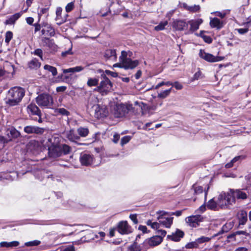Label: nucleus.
Masks as SVG:
<instances>
[{"label":"nucleus","mask_w":251,"mask_h":251,"mask_svg":"<svg viewBox=\"0 0 251 251\" xmlns=\"http://www.w3.org/2000/svg\"><path fill=\"white\" fill-rule=\"evenodd\" d=\"M20 132L13 127H10L6 130L7 139L9 142L20 137Z\"/></svg>","instance_id":"a211bd4d"},{"label":"nucleus","mask_w":251,"mask_h":251,"mask_svg":"<svg viewBox=\"0 0 251 251\" xmlns=\"http://www.w3.org/2000/svg\"><path fill=\"white\" fill-rule=\"evenodd\" d=\"M199 56L201 58L209 62H216L223 60V57L221 56H215L213 55L205 52L203 50H201L199 52Z\"/></svg>","instance_id":"1a4fd4ad"},{"label":"nucleus","mask_w":251,"mask_h":251,"mask_svg":"<svg viewBox=\"0 0 251 251\" xmlns=\"http://www.w3.org/2000/svg\"><path fill=\"white\" fill-rule=\"evenodd\" d=\"M9 142L7 138L4 137L3 136L0 135V144L4 145L6 143Z\"/></svg>","instance_id":"4d7b16f0"},{"label":"nucleus","mask_w":251,"mask_h":251,"mask_svg":"<svg viewBox=\"0 0 251 251\" xmlns=\"http://www.w3.org/2000/svg\"><path fill=\"white\" fill-rule=\"evenodd\" d=\"M65 136L70 141L77 144L76 140L79 139V136L75 133L74 129H70L64 132ZM78 145H82L81 143H77Z\"/></svg>","instance_id":"6ab92c4d"},{"label":"nucleus","mask_w":251,"mask_h":251,"mask_svg":"<svg viewBox=\"0 0 251 251\" xmlns=\"http://www.w3.org/2000/svg\"><path fill=\"white\" fill-rule=\"evenodd\" d=\"M202 221V218L200 215L191 216L186 218V222L189 226L197 227L199 223Z\"/></svg>","instance_id":"ddd939ff"},{"label":"nucleus","mask_w":251,"mask_h":251,"mask_svg":"<svg viewBox=\"0 0 251 251\" xmlns=\"http://www.w3.org/2000/svg\"><path fill=\"white\" fill-rule=\"evenodd\" d=\"M162 242V237L160 236H153L150 238H148L145 242L144 245L148 244L150 246L153 247L160 244Z\"/></svg>","instance_id":"f3484780"},{"label":"nucleus","mask_w":251,"mask_h":251,"mask_svg":"<svg viewBox=\"0 0 251 251\" xmlns=\"http://www.w3.org/2000/svg\"><path fill=\"white\" fill-rule=\"evenodd\" d=\"M117 230L121 234H128L132 232V229L126 221L120 222L117 225Z\"/></svg>","instance_id":"9d476101"},{"label":"nucleus","mask_w":251,"mask_h":251,"mask_svg":"<svg viewBox=\"0 0 251 251\" xmlns=\"http://www.w3.org/2000/svg\"><path fill=\"white\" fill-rule=\"evenodd\" d=\"M40 65V63L36 59H33L28 63V66L31 69H37Z\"/></svg>","instance_id":"473e14b6"},{"label":"nucleus","mask_w":251,"mask_h":251,"mask_svg":"<svg viewBox=\"0 0 251 251\" xmlns=\"http://www.w3.org/2000/svg\"><path fill=\"white\" fill-rule=\"evenodd\" d=\"M240 34H245L249 31V28H238L236 29Z\"/></svg>","instance_id":"5fc2aeb1"},{"label":"nucleus","mask_w":251,"mask_h":251,"mask_svg":"<svg viewBox=\"0 0 251 251\" xmlns=\"http://www.w3.org/2000/svg\"><path fill=\"white\" fill-rule=\"evenodd\" d=\"M44 69L50 72L53 76H55L57 74V69L54 67L49 65H45L44 67Z\"/></svg>","instance_id":"f704fd0d"},{"label":"nucleus","mask_w":251,"mask_h":251,"mask_svg":"<svg viewBox=\"0 0 251 251\" xmlns=\"http://www.w3.org/2000/svg\"><path fill=\"white\" fill-rule=\"evenodd\" d=\"M120 62H122V66L125 69H133L138 66L139 62L137 60H132L127 57V53L126 51H122L121 56L120 57Z\"/></svg>","instance_id":"423d86ee"},{"label":"nucleus","mask_w":251,"mask_h":251,"mask_svg":"<svg viewBox=\"0 0 251 251\" xmlns=\"http://www.w3.org/2000/svg\"><path fill=\"white\" fill-rule=\"evenodd\" d=\"M241 234H243V235H244L246 236H248L249 235V234L246 231L240 230V231H237L235 232L232 234H231L229 237H234L237 235H241Z\"/></svg>","instance_id":"09e8293b"},{"label":"nucleus","mask_w":251,"mask_h":251,"mask_svg":"<svg viewBox=\"0 0 251 251\" xmlns=\"http://www.w3.org/2000/svg\"><path fill=\"white\" fill-rule=\"evenodd\" d=\"M201 75V72L200 71H198L194 74L193 77V80H197L199 78H200Z\"/></svg>","instance_id":"e2e57ef3"},{"label":"nucleus","mask_w":251,"mask_h":251,"mask_svg":"<svg viewBox=\"0 0 251 251\" xmlns=\"http://www.w3.org/2000/svg\"><path fill=\"white\" fill-rule=\"evenodd\" d=\"M185 247L187 249L198 248L199 245L197 243L196 240H195L194 241L190 242L186 244Z\"/></svg>","instance_id":"79ce46f5"},{"label":"nucleus","mask_w":251,"mask_h":251,"mask_svg":"<svg viewBox=\"0 0 251 251\" xmlns=\"http://www.w3.org/2000/svg\"><path fill=\"white\" fill-rule=\"evenodd\" d=\"M139 229L143 232V233L147 232V227L145 226L140 225L139 226Z\"/></svg>","instance_id":"0e129e2a"},{"label":"nucleus","mask_w":251,"mask_h":251,"mask_svg":"<svg viewBox=\"0 0 251 251\" xmlns=\"http://www.w3.org/2000/svg\"><path fill=\"white\" fill-rule=\"evenodd\" d=\"M173 86L175 87L177 90H181L183 88L182 85L178 81H175L173 83Z\"/></svg>","instance_id":"864d4df0"},{"label":"nucleus","mask_w":251,"mask_h":251,"mask_svg":"<svg viewBox=\"0 0 251 251\" xmlns=\"http://www.w3.org/2000/svg\"><path fill=\"white\" fill-rule=\"evenodd\" d=\"M193 187L196 194H200L203 191V188L201 186L194 185Z\"/></svg>","instance_id":"de8ad7c7"},{"label":"nucleus","mask_w":251,"mask_h":251,"mask_svg":"<svg viewBox=\"0 0 251 251\" xmlns=\"http://www.w3.org/2000/svg\"><path fill=\"white\" fill-rule=\"evenodd\" d=\"M24 131L27 134L42 135L44 133L45 129L37 126L30 125L25 126L24 128Z\"/></svg>","instance_id":"9b49d317"},{"label":"nucleus","mask_w":251,"mask_h":251,"mask_svg":"<svg viewBox=\"0 0 251 251\" xmlns=\"http://www.w3.org/2000/svg\"><path fill=\"white\" fill-rule=\"evenodd\" d=\"M25 95V90L20 87H14L8 91L5 99L6 104L9 107L20 104Z\"/></svg>","instance_id":"f03ea898"},{"label":"nucleus","mask_w":251,"mask_h":251,"mask_svg":"<svg viewBox=\"0 0 251 251\" xmlns=\"http://www.w3.org/2000/svg\"><path fill=\"white\" fill-rule=\"evenodd\" d=\"M21 14L19 13H16L11 16L5 21V25H12L14 24L15 22L20 17Z\"/></svg>","instance_id":"bb28decb"},{"label":"nucleus","mask_w":251,"mask_h":251,"mask_svg":"<svg viewBox=\"0 0 251 251\" xmlns=\"http://www.w3.org/2000/svg\"><path fill=\"white\" fill-rule=\"evenodd\" d=\"M219 201V197L218 198V200L217 202H216L213 199H211L208 201L207 204V207L208 209L211 210H217L218 209V206L220 207L221 208H224L226 206H221L218 203Z\"/></svg>","instance_id":"393cba45"},{"label":"nucleus","mask_w":251,"mask_h":251,"mask_svg":"<svg viewBox=\"0 0 251 251\" xmlns=\"http://www.w3.org/2000/svg\"><path fill=\"white\" fill-rule=\"evenodd\" d=\"M74 8V3L73 2H71L67 4L65 7L66 11L68 13L71 11Z\"/></svg>","instance_id":"49530a36"},{"label":"nucleus","mask_w":251,"mask_h":251,"mask_svg":"<svg viewBox=\"0 0 251 251\" xmlns=\"http://www.w3.org/2000/svg\"><path fill=\"white\" fill-rule=\"evenodd\" d=\"M129 218L131 220L134 224H137L138 223V219L137 218V214H130L129 215Z\"/></svg>","instance_id":"3c124183"},{"label":"nucleus","mask_w":251,"mask_h":251,"mask_svg":"<svg viewBox=\"0 0 251 251\" xmlns=\"http://www.w3.org/2000/svg\"><path fill=\"white\" fill-rule=\"evenodd\" d=\"M37 104L42 107H50L53 104V99L52 97L48 94H41L36 98Z\"/></svg>","instance_id":"0eeeda50"},{"label":"nucleus","mask_w":251,"mask_h":251,"mask_svg":"<svg viewBox=\"0 0 251 251\" xmlns=\"http://www.w3.org/2000/svg\"><path fill=\"white\" fill-rule=\"evenodd\" d=\"M42 43L44 45H46L49 47H52L53 45L52 40H50L48 37H44L42 39Z\"/></svg>","instance_id":"4c0bfd02"},{"label":"nucleus","mask_w":251,"mask_h":251,"mask_svg":"<svg viewBox=\"0 0 251 251\" xmlns=\"http://www.w3.org/2000/svg\"><path fill=\"white\" fill-rule=\"evenodd\" d=\"M247 221V214L245 211H242L239 217V224L244 225Z\"/></svg>","instance_id":"2f4dec72"},{"label":"nucleus","mask_w":251,"mask_h":251,"mask_svg":"<svg viewBox=\"0 0 251 251\" xmlns=\"http://www.w3.org/2000/svg\"><path fill=\"white\" fill-rule=\"evenodd\" d=\"M172 26L176 30L184 31L188 29V23H187L184 20H176L174 21Z\"/></svg>","instance_id":"4468645a"},{"label":"nucleus","mask_w":251,"mask_h":251,"mask_svg":"<svg viewBox=\"0 0 251 251\" xmlns=\"http://www.w3.org/2000/svg\"><path fill=\"white\" fill-rule=\"evenodd\" d=\"M66 87L64 86L57 87L56 88V91L58 92H64L66 90Z\"/></svg>","instance_id":"338daca9"},{"label":"nucleus","mask_w":251,"mask_h":251,"mask_svg":"<svg viewBox=\"0 0 251 251\" xmlns=\"http://www.w3.org/2000/svg\"><path fill=\"white\" fill-rule=\"evenodd\" d=\"M202 20L199 19L195 21H190L187 23L190 25V31L194 32L199 29L200 25L202 23Z\"/></svg>","instance_id":"4be33fe9"},{"label":"nucleus","mask_w":251,"mask_h":251,"mask_svg":"<svg viewBox=\"0 0 251 251\" xmlns=\"http://www.w3.org/2000/svg\"><path fill=\"white\" fill-rule=\"evenodd\" d=\"M241 156H236L234 158H233L230 162L226 164L225 165V167L226 168H230L231 167H232L234 164V163H235L236 162H237L238 160H239V159L240 158Z\"/></svg>","instance_id":"ea45409f"},{"label":"nucleus","mask_w":251,"mask_h":251,"mask_svg":"<svg viewBox=\"0 0 251 251\" xmlns=\"http://www.w3.org/2000/svg\"><path fill=\"white\" fill-rule=\"evenodd\" d=\"M151 227L153 229H158L159 227V223L153 222Z\"/></svg>","instance_id":"774afa93"},{"label":"nucleus","mask_w":251,"mask_h":251,"mask_svg":"<svg viewBox=\"0 0 251 251\" xmlns=\"http://www.w3.org/2000/svg\"><path fill=\"white\" fill-rule=\"evenodd\" d=\"M41 32L42 35L48 37H51L54 35V30L53 28L48 24H46L44 26H43V29H42Z\"/></svg>","instance_id":"412c9836"},{"label":"nucleus","mask_w":251,"mask_h":251,"mask_svg":"<svg viewBox=\"0 0 251 251\" xmlns=\"http://www.w3.org/2000/svg\"><path fill=\"white\" fill-rule=\"evenodd\" d=\"M247 196L246 193L240 190H230L227 193L222 192L219 195L218 203L221 206L232 205L235 202V199H246Z\"/></svg>","instance_id":"f257e3e1"},{"label":"nucleus","mask_w":251,"mask_h":251,"mask_svg":"<svg viewBox=\"0 0 251 251\" xmlns=\"http://www.w3.org/2000/svg\"><path fill=\"white\" fill-rule=\"evenodd\" d=\"M19 245V242L18 241H12L10 242H1L0 243V246L1 247H6V248H10V247H17Z\"/></svg>","instance_id":"c85d7f7f"},{"label":"nucleus","mask_w":251,"mask_h":251,"mask_svg":"<svg viewBox=\"0 0 251 251\" xmlns=\"http://www.w3.org/2000/svg\"><path fill=\"white\" fill-rule=\"evenodd\" d=\"M132 108L131 104L121 103L114 107L112 113L116 118L123 117L128 114Z\"/></svg>","instance_id":"20e7f679"},{"label":"nucleus","mask_w":251,"mask_h":251,"mask_svg":"<svg viewBox=\"0 0 251 251\" xmlns=\"http://www.w3.org/2000/svg\"><path fill=\"white\" fill-rule=\"evenodd\" d=\"M120 139V135L118 134H115L113 136V142L117 143Z\"/></svg>","instance_id":"69168bd1"},{"label":"nucleus","mask_w":251,"mask_h":251,"mask_svg":"<svg viewBox=\"0 0 251 251\" xmlns=\"http://www.w3.org/2000/svg\"><path fill=\"white\" fill-rule=\"evenodd\" d=\"M226 225H225L223 227L222 229L217 234H214L211 237H205V236H201L200 238H198L196 239V241L197 242V243L198 245L199 246L200 244L208 242H209L211 239L219 235H220L222 233H223L225 232V228L226 227Z\"/></svg>","instance_id":"dca6fc26"},{"label":"nucleus","mask_w":251,"mask_h":251,"mask_svg":"<svg viewBox=\"0 0 251 251\" xmlns=\"http://www.w3.org/2000/svg\"><path fill=\"white\" fill-rule=\"evenodd\" d=\"M157 235L156 236H160V237H162V239H163V237L166 234V231L164 230L159 229L157 231Z\"/></svg>","instance_id":"6e6d98bb"},{"label":"nucleus","mask_w":251,"mask_h":251,"mask_svg":"<svg viewBox=\"0 0 251 251\" xmlns=\"http://www.w3.org/2000/svg\"><path fill=\"white\" fill-rule=\"evenodd\" d=\"M48 8H42L39 12L38 13L39 21H40L41 17L44 14H46L48 12Z\"/></svg>","instance_id":"8fccbe9b"},{"label":"nucleus","mask_w":251,"mask_h":251,"mask_svg":"<svg viewBox=\"0 0 251 251\" xmlns=\"http://www.w3.org/2000/svg\"><path fill=\"white\" fill-rule=\"evenodd\" d=\"M131 139V137L129 136H125L121 139V145L124 146L125 144L127 143Z\"/></svg>","instance_id":"a18cd8bd"},{"label":"nucleus","mask_w":251,"mask_h":251,"mask_svg":"<svg viewBox=\"0 0 251 251\" xmlns=\"http://www.w3.org/2000/svg\"><path fill=\"white\" fill-rule=\"evenodd\" d=\"M13 37V33L11 31H8L6 32L5 42L9 43Z\"/></svg>","instance_id":"37998d69"},{"label":"nucleus","mask_w":251,"mask_h":251,"mask_svg":"<svg viewBox=\"0 0 251 251\" xmlns=\"http://www.w3.org/2000/svg\"><path fill=\"white\" fill-rule=\"evenodd\" d=\"M73 54V52L72 51V48H70L68 50L63 51L61 53V55L62 57H66L68 55H71Z\"/></svg>","instance_id":"13d9d810"},{"label":"nucleus","mask_w":251,"mask_h":251,"mask_svg":"<svg viewBox=\"0 0 251 251\" xmlns=\"http://www.w3.org/2000/svg\"><path fill=\"white\" fill-rule=\"evenodd\" d=\"M41 241L38 240H35L25 243V245L26 247L37 246L40 245Z\"/></svg>","instance_id":"58836bf2"},{"label":"nucleus","mask_w":251,"mask_h":251,"mask_svg":"<svg viewBox=\"0 0 251 251\" xmlns=\"http://www.w3.org/2000/svg\"><path fill=\"white\" fill-rule=\"evenodd\" d=\"M104 57L107 59L115 61L117 58L116 50L112 49L106 50L104 53Z\"/></svg>","instance_id":"a878e982"},{"label":"nucleus","mask_w":251,"mask_h":251,"mask_svg":"<svg viewBox=\"0 0 251 251\" xmlns=\"http://www.w3.org/2000/svg\"><path fill=\"white\" fill-rule=\"evenodd\" d=\"M34 54L36 55L39 56L41 59H43V51L41 49H37L35 50L34 51Z\"/></svg>","instance_id":"603ef678"},{"label":"nucleus","mask_w":251,"mask_h":251,"mask_svg":"<svg viewBox=\"0 0 251 251\" xmlns=\"http://www.w3.org/2000/svg\"><path fill=\"white\" fill-rule=\"evenodd\" d=\"M210 25L212 28L219 29L223 26V23L217 18H214L210 20Z\"/></svg>","instance_id":"b1692460"},{"label":"nucleus","mask_w":251,"mask_h":251,"mask_svg":"<svg viewBox=\"0 0 251 251\" xmlns=\"http://www.w3.org/2000/svg\"><path fill=\"white\" fill-rule=\"evenodd\" d=\"M127 251H142V249L139 242H134L128 248Z\"/></svg>","instance_id":"c756f323"},{"label":"nucleus","mask_w":251,"mask_h":251,"mask_svg":"<svg viewBox=\"0 0 251 251\" xmlns=\"http://www.w3.org/2000/svg\"><path fill=\"white\" fill-rule=\"evenodd\" d=\"M57 112L58 113L64 116H68L70 114V112L63 108L57 109Z\"/></svg>","instance_id":"c03bdc74"},{"label":"nucleus","mask_w":251,"mask_h":251,"mask_svg":"<svg viewBox=\"0 0 251 251\" xmlns=\"http://www.w3.org/2000/svg\"><path fill=\"white\" fill-rule=\"evenodd\" d=\"M84 67L79 66H76L75 67L73 68V72L76 73V72H79L83 70Z\"/></svg>","instance_id":"bf43d9fd"},{"label":"nucleus","mask_w":251,"mask_h":251,"mask_svg":"<svg viewBox=\"0 0 251 251\" xmlns=\"http://www.w3.org/2000/svg\"><path fill=\"white\" fill-rule=\"evenodd\" d=\"M100 85L104 95H106L112 90V83L105 76L103 79L101 81Z\"/></svg>","instance_id":"f8f14e48"},{"label":"nucleus","mask_w":251,"mask_h":251,"mask_svg":"<svg viewBox=\"0 0 251 251\" xmlns=\"http://www.w3.org/2000/svg\"><path fill=\"white\" fill-rule=\"evenodd\" d=\"M167 25L168 22L167 21L161 22L158 25L154 27V30L157 31L162 30Z\"/></svg>","instance_id":"e433bc0d"},{"label":"nucleus","mask_w":251,"mask_h":251,"mask_svg":"<svg viewBox=\"0 0 251 251\" xmlns=\"http://www.w3.org/2000/svg\"><path fill=\"white\" fill-rule=\"evenodd\" d=\"M184 235V233L182 230L177 229L175 232H173L171 235H168L167 238L172 241L177 242L180 241Z\"/></svg>","instance_id":"aec40b11"},{"label":"nucleus","mask_w":251,"mask_h":251,"mask_svg":"<svg viewBox=\"0 0 251 251\" xmlns=\"http://www.w3.org/2000/svg\"><path fill=\"white\" fill-rule=\"evenodd\" d=\"M27 111L30 116H38L39 117V119L37 118L33 119L34 120H37L38 122L40 123L42 122V120L41 119V112L39 108L34 103H30L27 106Z\"/></svg>","instance_id":"6e6552de"},{"label":"nucleus","mask_w":251,"mask_h":251,"mask_svg":"<svg viewBox=\"0 0 251 251\" xmlns=\"http://www.w3.org/2000/svg\"><path fill=\"white\" fill-rule=\"evenodd\" d=\"M62 251H75V247L73 245H69L63 249Z\"/></svg>","instance_id":"052dcab7"},{"label":"nucleus","mask_w":251,"mask_h":251,"mask_svg":"<svg viewBox=\"0 0 251 251\" xmlns=\"http://www.w3.org/2000/svg\"><path fill=\"white\" fill-rule=\"evenodd\" d=\"M60 149L62 151L64 154L69 153L71 151V147L67 145L62 144L60 146Z\"/></svg>","instance_id":"a19ab883"},{"label":"nucleus","mask_w":251,"mask_h":251,"mask_svg":"<svg viewBox=\"0 0 251 251\" xmlns=\"http://www.w3.org/2000/svg\"><path fill=\"white\" fill-rule=\"evenodd\" d=\"M97 101V98L94 95H91L88 100V105L94 108L95 116L96 118L99 119L106 117L108 114L107 107L104 105H95Z\"/></svg>","instance_id":"7ed1b4c3"},{"label":"nucleus","mask_w":251,"mask_h":251,"mask_svg":"<svg viewBox=\"0 0 251 251\" xmlns=\"http://www.w3.org/2000/svg\"><path fill=\"white\" fill-rule=\"evenodd\" d=\"M99 83V79L96 78H89L88 79L87 84L89 87L96 86Z\"/></svg>","instance_id":"c9c22d12"},{"label":"nucleus","mask_w":251,"mask_h":251,"mask_svg":"<svg viewBox=\"0 0 251 251\" xmlns=\"http://www.w3.org/2000/svg\"><path fill=\"white\" fill-rule=\"evenodd\" d=\"M156 214L158 215L157 219L159 223L167 228H170L171 226L174 218L170 217V212L159 211L156 212Z\"/></svg>","instance_id":"39448f33"},{"label":"nucleus","mask_w":251,"mask_h":251,"mask_svg":"<svg viewBox=\"0 0 251 251\" xmlns=\"http://www.w3.org/2000/svg\"><path fill=\"white\" fill-rule=\"evenodd\" d=\"M62 9L60 7H58L56 8V17L55 18V20L57 21V24L58 25H61L66 21V18H63L61 16Z\"/></svg>","instance_id":"5701e85b"},{"label":"nucleus","mask_w":251,"mask_h":251,"mask_svg":"<svg viewBox=\"0 0 251 251\" xmlns=\"http://www.w3.org/2000/svg\"><path fill=\"white\" fill-rule=\"evenodd\" d=\"M182 211L181 210H178L176 211V212H170V215L171 216L172 215H176L177 217L180 216L182 214Z\"/></svg>","instance_id":"680f3d73"},{"label":"nucleus","mask_w":251,"mask_h":251,"mask_svg":"<svg viewBox=\"0 0 251 251\" xmlns=\"http://www.w3.org/2000/svg\"><path fill=\"white\" fill-rule=\"evenodd\" d=\"M79 160L82 165L88 166L92 163L93 156L88 153H82L80 154Z\"/></svg>","instance_id":"2eb2a0df"},{"label":"nucleus","mask_w":251,"mask_h":251,"mask_svg":"<svg viewBox=\"0 0 251 251\" xmlns=\"http://www.w3.org/2000/svg\"><path fill=\"white\" fill-rule=\"evenodd\" d=\"M184 8L190 12H197L200 11L201 7L199 5H188L186 4H183Z\"/></svg>","instance_id":"cd10ccee"},{"label":"nucleus","mask_w":251,"mask_h":251,"mask_svg":"<svg viewBox=\"0 0 251 251\" xmlns=\"http://www.w3.org/2000/svg\"><path fill=\"white\" fill-rule=\"evenodd\" d=\"M77 131L79 135L82 137H86L89 133V130L87 128L80 127L77 129Z\"/></svg>","instance_id":"72a5a7b5"},{"label":"nucleus","mask_w":251,"mask_h":251,"mask_svg":"<svg viewBox=\"0 0 251 251\" xmlns=\"http://www.w3.org/2000/svg\"><path fill=\"white\" fill-rule=\"evenodd\" d=\"M172 90V87L170 88L169 89L161 91L160 93H158V95H157L158 98H160V99L166 98V97H167L168 96H169Z\"/></svg>","instance_id":"7c9ffc66"}]
</instances>
